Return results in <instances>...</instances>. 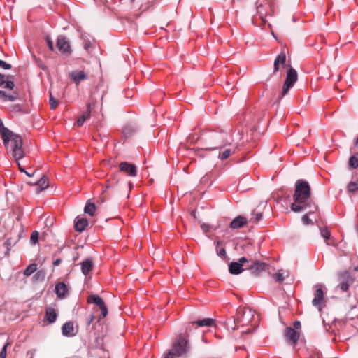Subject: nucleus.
<instances>
[{"label": "nucleus", "mask_w": 358, "mask_h": 358, "mask_svg": "<svg viewBox=\"0 0 358 358\" xmlns=\"http://www.w3.org/2000/svg\"><path fill=\"white\" fill-rule=\"evenodd\" d=\"M310 195L311 189L308 182L303 180H298L295 185L293 194L294 202L291 206V209L298 213L310 206L313 202Z\"/></svg>", "instance_id": "1"}, {"label": "nucleus", "mask_w": 358, "mask_h": 358, "mask_svg": "<svg viewBox=\"0 0 358 358\" xmlns=\"http://www.w3.org/2000/svg\"><path fill=\"white\" fill-rule=\"evenodd\" d=\"M9 134L3 136L2 139L4 145L8 148L10 147L13 158L17 162L24 157V150L22 148L23 141L22 137L10 131Z\"/></svg>", "instance_id": "2"}, {"label": "nucleus", "mask_w": 358, "mask_h": 358, "mask_svg": "<svg viewBox=\"0 0 358 358\" xmlns=\"http://www.w3.org/2000/svg\"><path fill=\"white\" fill-rule=\"evenodd\" d=\"M225 134H213L210 136V138L215 142V144L219 145L217 148H223L222 151H220L219 153L218 157L221 160H224L228 159L231 155H234L236 152V147L233 146L231 145H229L228 147L224 146V136Z\"/></svg>", "instance_id": "3"}, {"label": "nucleus", "mask_w": 358, "mask_h": 358, "mask_svg": "<svg viewBox=\"0 0 358 358\" xmlns=\"http://www.w3.org/2000/svg\"><path fill=\"white\" fill-rule=\"evenodd\" d=\"M298 75L296 71L290 65L287 71L286 78L284 82L282 90L279 94V99L283 98L297 81Z\"/></svg>", "instance_id": "4"}, {"label": "nucleus", "mask_w": 358, "mask_h": 358, "mask_svg": "<svg viewBox=\"0 0 358 358\" xmlns=\"http://www.w3.org/2000/svg\"><path fill=\"white\" fill-rule=\"evenodd\" d=\"M0 67L4 69H11V65L0 59ZM13 78V76L4 75L0 73V87H3L10 90H13L15 87V83L13 80H10Z\"/></svg>", "instance_id": "5"}, {"label": "nucleus", "mask_w": 358, "mask_h": 358, "mask_svg": "<svg viewBox=\"0 0 358 358\" xmlns=\"http://www.w3.org/2000/svg\"><path fill=\"white\" fill-rule=\"evenodd\" d=\"M56 47L62 55L69 56L72 52L69 40L63 35H60L57 37Z\"/></svg>", "instance_id": "6"}, {"label": "nucleus", "mask_w": 358, "mask_h": 358, "mask_svg": "<svg viewBox=\"0 0 358 358\" xmlns=\"http://www.w3.org/2000/svg\"><path fill=\"white\" fill-rule=\"evenodd\" d=\"M189 349L188 341L184 337H179L176 342L173 345L172 350L177 356L185 354Z\"/></svg>", "instance_id": "7"}, {"label": "nucleus", "mask_w": 358, "mask_h": 358, "mask_svg": "<svg viewBox=\"0 0 358 358\" xmlns=\"http://www.w3.org/2000/svg\"><path fill=\"white\" fill-rule=\"evenodd\" d=\"M324 293L320 286H316V290L314 298L312 301L313 306L316 307L319 311H321L322 307L325 306Z\"/></svg>", "instance_id": "8"}, {"label": "nucleus", "mask_w": 358, "mask_h": 358, "mask_svg": "<svg viewBox=\"0 0 358 358\" xmlns=\"http://www.w3.org/2000/svg\"><path fill=\"white\" fill-rule=\"evenodd\" d=\"M253 316L252 311L245 308H239L237 312V316L235 322L242 323L243 325L250 322L251 317Z\"/></svg>", "instance_id": "9"}, {"label": "nucleus", "mask_w": 358, "mask_h": 358, "mask_svg": "<svg viewBox=\"0 0 358 358\" xmlns=\"http://www.w3.org/2000/svg\"><path fill=\"white\" fill-rule=\"evenodd\" d=\"M286 65L285 48H282L280 53L276 57L273 63V75H275L280 67H285Z\"/></svg>", "instance_id": "10"}, {"label": "nucleus", "mask_w": 358, "mask_h": 358, "mask_svg": "<svg viewBox=\"0 0 358 358\" xmlns=\"http://www.w3.org/2000/svg\"><path fill=\"white\" fill-rule=\"evenodd\" d=\"M119 168L120 171L127 173L129 176L134 177L137 175V168L134 164L122 162L120 163Z\"/></svg>", "instance_id": "11"}, {"label": "nucleus", "mask_w": 358, "mask_h": 358, "mask_svg": "<svg viewBox=\"0 0 358 358\" xmlns=\"http://www.w3.org/2000/svg\"><path fill=\"white\" fill-rule=\"evenodd\" d=\"M246 268L250 270L252 274L257 275L266 271L267 264L262 262L256 261L252 262V264L248 265Z\"/></svg>", "instance_id": "12"}, {"label": "nucleus", "mask_w": 358, "mask_h": 358, "mask_svg": "<svg viewBox=\"0 0 358 358\" xmlns=\"http://www.w3.org/2000/svg\"><path fill=\"white\" fill-rule=\"evenodd\" d=\"M340 280L341 282L338 285V287L343 292H348L349 289L350 285L352 284L354 280L348 273H343L340 275Z\"/></svg>", "instance_id": "13"}, {"label": "nucleus", "mask_w": 358, "mask_h": 358, "mask_svg": "<svg viewBox=\"0 0 358 358\" xmlns=\"http://www.w3.org/2000/svg\"><path fill=\"white\" fill-rule=\"evenodd\" d=\"M285 336L287 341H291L293 345H295L299 339L300 333L289 327L285 329Z\"/></svg>", "instance_id": "14"}, {"label": "nucleus", "mask_w": 358, "mask_h": 358, "mask_svg": "<svg viewBox=\"0 0 358 358\" xmlns=\"http://www.w3.org/2000/svg\"><path fill=\"white\" fill-rule=\"evenodd\" d=\"M69 77L76 85L87 79V74L83 71H73L69 73Z\"/></svg>", "instance_id": "15"}, {"label": "nucleus", "mask_w": 358, "mask_h": 358, "mask_svg": "<svg viewBox=\"0 0 358 358\" xmlns=\"http://www.w3.org/2000/svg\"><path fill=\"white\" fill-rule=\"evenodd\" d=\"M214 323V320L211 318H205L203 320H199L194 322H192L189 323L187 330H190L192 327H194L195 325L196 327H210L212 326Z\"/></svg>", "instance_id": "16"}, {"label": "nucleus", "mask_w": 358, "mask_h": 358, "mask_svg": "<svg viewBox=\"0 0 358 358\" xmlns=\"http://www.w3.org/2000/svg\"><path fill=\"white\" fill-rule=\"evenodd\" d=\"M55 291L58 298L63 299L68 294L69 289L64 282H60L56 284Z\"/></svg>", "instance_id": "17"}, {"label": "nucleus", "mask_w": 358, "mask_h": 358, "mask_svg": "<svg viewBox=\"0 0 358 358\" xmlns=\"http://www.w3.org/2000/svg\"><path fill=\"white\" fill-rule=\"evenodd\" d=\"M247 222L248 220L245 217L238 215L231 222L229 226L231 228L236 229L243 227L247 224Z\"/></svg>", "instance_id": "18"}, {"label": "nucleus", "mask_w": 358, "mask_h": 358, "mask_svg": "<svg viewBox=\"0 0 358 358\" xmlns=\"http://www.w3.org/2000/svg\"><path fill=\"white\" fill-rule=\"evenodd\" d=\"M62 334L65 336H73L74 334L73 323L72 322H68L63 324L62 327Z\"/></svg>", "instance_id": "19"}, {"label": "nucleus", "mask_w": 358, "mask_h": 358, "mask_svg": "<svg viewBox=\"0 0 358 358\" xmlns=\"http://www.w3.org/2000/svg\"><path fill=\"white\" fill-rule=\"evenodd\" d=\"M243 271V265L241 263L233 262L229 266V271L233 275L240 274Z\"/></svg>", "instance_id": "20"}, {"label": "nucleus", "mask_w": 358, "mask_h": 358, "mask_svg": "<svg viewBox=\"0 0 358 358\" xmlns=\"http://www.w3.org/2000/svg\"><path fill=\"white\" fill-rule=\"evenodd\" d=\"M91 112H92L91 106L90 104H88L87 106L86 111H85L82 114V115L78 119L76 125L78 127H81L83 124V123L85 122V121L90 118Z\"/></svg>", "instance_id": "21"}, {"label": "nucleus", "mask_w": 358, "mask_h": 358, "mask_svg": "<svg viewBox=\"0 0 358 358\" xmlns=\"http://www.w3.org/2000/svg\"><path fill=\"white\" fill-rule=\"evenodd\" d=\"M29 185H35L38 187L36 189L37 192H39L48 187V182L45 177H42L39 180L36 182H29Z\"/></svg>", "instance_id": "22"}, {"label": "nucleus", "mask_w": 358, "mask_h": 358, "mask_svg": "<svg viewBox=\"0 0 358 358\" xmlns=\"http://www.w3.org/2000/svg\"><path fill=\"white\" fill-rule=\"evenodd\" d=\"M88 225V220L86 218H78L75 222V229L77 231H83Z\"/></svg>", "instance_id": "23"}, {"label": "nucleus", "mask_w": 358, "mask_h": 358, "mask_svg": "<svg viewBox=\"0 0 358 358\" xmlns=\"http://www.w3.org/2000/svg\"><path fill=\"white\" fill-rule=\"evenodd\" d=\"M93 262L90 259H87L81 263V271L84 275L88 274V273L93 268Z\"/></svg>", "instance_id": "24"}, {"label": "nucleus", "mask_w": 358, "mask_h": 358, "mask_svg": "<svg viewBox=\"0 0 358 358\" xmlns=\"http://www.w3.org/2000/svg\"><path fill=\"white\" fill-rule=\"evenodd\" d=\"M45 317L49 323L54 322L57 317V314L56 313L55 308L48 307L46 309Z\"/></svg>", "instance_id": "25"}, {"label": "nucleus", "mask_w": 358, "mask_h": 358, "mask_svg": "<svg viewBox=\"0 0 358 358\" xmlns=\"http://www.w3.org/2000/svg\"><path fill=\"white\" fill-rule=\"evenodd\" d=\"M262 218V212L259 209H255L250 215L249 222L256 224Z\"/></svg>", "instance_id": "26"}, {"label": "nucleus", "mask_w": 358, "mask_h": 358, "mask_svg": "<svg viewBox=\"0 0 358 358\" xmlns=\"http://www.w3.org/2000/svg\"><path fill=\"white\" fill-rule=\"evenodd\" d=\"M87 302L94 303L100 308L105 303L103 300L99 295H90L88 296Z\"/></svg>", "instance_id": "27"}, {"label": "nucleus", "mask_w": 358, "mask_h": 358, "mask_svg": "<svg viewBox=\"0 0 358 358\" xmlns=\"http://www.w3.org/2000/svg\"><path fill=\"white\" fill-rule=\"evenodd\" d=\"M118 182L119 178H117V173H115L110 179L107 181L106 189L115 187Z\"/></svg>", "instance_id": "28"}, {"label": "nucleus", "mask_w": 358, "mask_h": 358, "mask_svg": "<svg viewBox=\"0 0 358 358\" xmlns=\"http://www.w3.org/2000/svg\"><path fill=\"white\" fill-rule=\"evenodd\" d=\"M95 210H96L95 204L92 202L88 201L85 206V209H84L85 213L91 216H93Z\"/></svg>", "instance_id": "29"}, {"label": "nucleus", "mask_w": 358, "mask_h": 358, "mask_svg": "<svg viewBox=\"0 0 358 358\" xmlns=\"http://www.w3.org/2000/svg\"><path fill=\"white\" fill-rule=\"evenodd\" d=\"M37 269V264L35 263L29 264L24 271V275L26 276L31 275Z\"/></svg>", "instance_id": "30"}, {"label": "nucleus", "mask_w": 358, "mask_h": 358, "mask_svg": "<svg viewBox=\"0 0 358 358\" xmlns=\"http://www.w3.org/2000/svg\"><path fill=\"white\" fill-rule=\"evenodd\" d=\"M286 272L280 270L278 271L274 275L273 278L275 280L276 282L281 283L283 282L285 279V274Z\"/></svg>", "instance_id": "31"}, {"label": "nucleus", "mask_w": 358, "mask_h": 358, "mask_svg": "<svg viewBox=\"0 0 358 358\" xmlns=\"http://www.w3.org/2000/svg\"><path fill=\"white\" fill-rule=\"evenodd\" d=\"M321 236L324 238L325 241L327 242V241L330 238L331 233L329 230L327 228L322 229L320 231ZM327 245H329V243H327Z\"/></svg>", "instance_id": "32"}, {"label": "nucleus", "mask_w": 358, "mask_h": 358, "mask_svg": "<svg viewBox=\"0 0 358 358\" xmlns=\"http://www.w3.org/2000/svg\"><path fill=\"white\" fill-rule=\"evenodd\" d=\"M349 166L352 169L358 167V157L356 156H352L348 162Z\"/></svg>", "instance_id": "33"}, {"label": "nucleus", "mask_w": 358, "mask_h": 358, "mask_svg": "<svg viewBox=\"0 0 358 358\" xmlns=\"http://www.w3.org/2000/svg\"><path fill=\"white\" fill-rule=\"evenodd\" d=\"M10 130H9L7 127H6L4 125H3V123L2 122V120L0 119V134L1 135V138L3 136H6V135L7 134H9V131Z\"/></svg>", "instance_id": "34"}, {"label": "nucleus", "mask_w": 358, "mask_h": 358, "mask_svg": "<svg viewBox=\"0 0 358 358\" xmlns=\"http://www.w3.org/2000/svg\"><path fill=\"white\" fill-rule=\"evenodd\" d=\"M49 103L52 110H55L57 107L58 102L53 97L52 92H50Z\"/></svg>", "instance_id": "35"}, {"label": "nucleus", "mask_w": 358, "mask_h": 358, "mask_svg": "<svg viewBox=\"0 0 358 358\" xmlns=\"http://www.w3.org/2000/svg\"><path fill=\"white\" fill-rule=\"evenodd\" d=\"M45 277V272L43 270L38 271L34 275V278L36 280H43Z\"/></svg>", "instance_id": "36"}, {"label": "nucleus", "mask_w": 358, "mask_h": 358, "mask_svg": "<svg viewBox=\"0 0 358 358\" xmlns=\"http://www.w3.org/2000/svg\"><path fill=\"white\" fill-rule=\"evenodd\" d=\"M358 189V185L355 182H350L348 186V190L350 193H355Z\"/></svg>", "instance_id": "37"}, {"label": "nucleus", "mask_w": 358, "mask_h": 358, "mask_svg": "<svg viewBox=\"0 0 358 358\" xmlns=\"http://www.w3.org/2000/svg\"><path fill=\"white\" fill-rule=\"evenodd\" d=\"M39 234L37 231H34L30 237V241L32 244H36L38 241Z\"/></svg>", "instance_id": "38"}, {"label": "nucleus", "mask_w": 358, "mask_h": 358, "mask_svg": "<svg viewBox=\"0 0 358 358\" xmlns=\"http://www.w3.org/2000/svg\"><path fill=\"white\" fill-rule=\"evenodd\" d=\"M220 244V242L218 241L217 243V248H216L217 254L220 257H226V251H225L224 248H223L222 247H221V248L219 247Z\"/></svg>", "instance_id": "39"}, {"label": "nucleus", "mask_w": 358, "mask_h": 358, "mask_svg": "<svg viewBox=\"0 0 358 358\" xmlns=\"http://www.w3.org/2000/svg\"><path fill=\"white\" fill-rule=\"evenodd\" d=\"M100 310H101V313L99 320L101 318H104L105 317H106V315L108 314V308L105 303L103 305V306H101Z\"/></svg>", "instance_id": "40"}, {"label": "nucleus", "mask_w": 358, "mask_h": 358, "mask_svg": "<svg viewBox=\"0 0 358 358\" xmlns=\"http://www.w3.org/2000/svg\"><path fill=\"white\" fill-rule=\"evenodd\" d=\"M309 214H310V213H308V214L304 215L303 216V217H302V221H303L304 224H313L312 220L309 218Z\"/></svg>", "instance_id": "41"}, {"label": "nucleus", "mask_w": 358, "mask_h": 358, "mask_svg": "<svg viewBox=\"0 0 358 358\" xmlns=\"http://www.w3.org/2000/svg\"><path fill=\"white\" fill-rule=\"evenodd\" d=\"M8 345H9V343H7L3 345L1 351L0 352V358H6L7 348H8Z\"/></svg>", "instance_id": "42"}, {"label": "nucleus", "mask_w": 358, "mask_h": 358, "mask_svg": "<svg viewBox=\"0 0 358 358\" xmlns=\"http://www.w3.org/2000/svg\"><path fill=\"white\" fill-rule=\"evenodd\" d=\"M45 40H46L48 47L50 49V50L54 51L55 48H54L53 42L51 40V38L49 36H47Z\"/></svg>", "instance_id": "43"}, {"label": "nucleus", "mask_w": 358, "mask_h": 358, "mask_svg": "<svg viewBox=\"0 0 358 358\" xmlns=\"http://www.w3.org/2000/svg\"><path fill=\"white\" fill-rule=\"evenodd\" d=\"M17 93H13V94H7L6 96L5 101H14L17 99Z\"/></svg>", "instance_id": "44"}, {"label": "nucleus", "mask_w": 358, "mask_h": 358, "mask_svg": "<svg viewBox=\"0 0 358 358\" xmlns=\"http://www.w3.org/2000/svg\"><path fill=\"white\" fill-rule=\"evenodd\" d=\"M301 328V323L299 321H296L293 323V327L292 329H295L296 331H298Z\"/></svg>", "instance_id": "45"}, {"label": "nucleus", "mask_w": 358, "mask_h": 358, "mask_svg": "<svg viewBox=\"0 0 358 358\" xmlns=\"http://www.w3.org/2000/svg\"><path fill=\"white\" fill-rule=\"evenodd\" d=\"M95 319V316L94 315H90L88 319H87V326H90L92 322Z\"/></svg>", "instance_id": "46"}, {"label": "nucleus", "mask_w": 358, "mask_h": 358, "mask_svg": "<svg viewBox=\"0 0 358 358\" xmlns=\"http://www.w3.org/2000/svg\"><path fill=\"white\" fill-rule=\"evenodd\" d=\"M176 353L173 352V351L171 350L169 351L166 355H165L164 358H174Z\"/></svg>", "instance_id": "47"}, {"label": "nucleus", "mask_w": 358, "mask_h": 358, "mask_svg": "<svg viewBox=\"0 0 358 358\" xmlns=\"http://www.w3.org/2000/svg\"><path fill=\"white\" fill-rule=\"evenodd\" d=\"M201 227L205 232H207L210 229V226L205 223L201 224Z\"/></svg>", "instance_id": "48"}, {"label": "nucleus", "mask_w": 358, "mask_h": 358, "mask_svg": "<svg viewBox=\"0 0 358 358\" xmlns=\"http://www.w3.org/2000/svg\"><path fill=\"white\" fill-rule=\"evenodd\" d=\"M6 95H7L6 92L5 91L2 90L1 92L0 93V99L5 101Z\"/></svg>", "instance_id": "49"}, {"label": "nucleus", "mask_w": 358, "mask_h": 358, "mask_svg": "<svg viewBox=\"0 0 358 358\" xmlns=\"http://www.w3.org/2000/svg\"><path fill=\"white\" fill-rule=\"evenodd\" d=\"M62 259L60 258H58L53 262V266H57L62 263Z\"/></svg>", "instance_id": "50"}, {"label": "nucleus", "mask_w": 358, "mask_h": 358, "mask_svg": "<svg viewBox=\"0 0 358 358\" xmlns=\"http://www.w3.org/2000/svg\"><path fill=\"white\" fill-rule=\"evenodd\" d=\"M245 262H248V260L247 258L243 257H241V258L239 259L238 263H241L243 266V263H245Z\"/></svg>", "instance_id": "51"}, {"label": "nucleus", "mask_w": 358, "mask_h": 358, "mask_svg": "<svg viewBox=\"0 0 358 358\" xmlns=\"http://www.w3.org/2000/svg\"><path fill=\"white\" fill-rule=\"evenodd\" d=\"M262 9H263V6L262 5H259V6H257V10L258 14H259V15L262 14Z\"/></svg>", "instance_id": "52"}, {"label": "nucleus", "mask_w": 358, "mask_h": 358, "mask_svg": "<svg viewBox=\"0 0 358 358\" xmlns=\"http://www.w3.org/2000/svg\"><path fill=\"white\" fill-rule=\"evenodd\" d=\"M17 162V165H18L20 171L22 173H24L25 172L24 169L21 166L20 164L18 162Z\"/></svg>", "instance_id": "53"}, {"label": "nucleus", "mask_w": 358, "mask_h": 358, "mask_svg": "<svg viewBox=\"0 0 358 358\" xmlns=\"http://www.w3.org/2000/svg\"><path fill=\"white\" fill-rule=\"evenodd\" d=\"M35 173H36V171H34L32 174H30L29 173L27 172L26 171L24 172V173L27 174L29 177L33 176Z\"/></svg>", "instance_id": "54"}, {"label": "nucleus", "mask_w": 358, "mask_h": 358, "mask_svg": "<svg viewBox=\"0 0 358 358\" xmlns=\"http://www.w3.org/2000/svg\"><path fill=\"white\" fill-rule=\"evenodd\" d=\"M355 145H356L357 146H358V137H357V139H356Z\"/></svg>", "instance_id": "55"}, {"label": "nucleus", "mask_w": 358, "mask_h": 358, "mask_svg": "<svg viewBox=\"0 0 358 358\" xmlns=\"http://www.w3.org/2000/svg\"><path fill=\"white\" fill-rule=\"evenodd\" d=\"M354 271L358 272V266L354 268Z\"/></svg>", "instance_id": "56"}, {"label": "nucleus", "mask_w": 358, "mask_h": 358, "mask_svg": "<svg viewBox=\"0 0 358 358\" xmlns=\"http://www.w3.org/2000/svg\"><path fill=\"white\" fill-rule=\"evenodd\" d=\"M41 67L43 69H45L44 66H43V65H41Z\"/></svg>", "instance_id": "57"}, {"label": "nucleus", "mask_w": 358, "mask_h": 358, "mask_svg": "<svg viewBox=\"0 0 358 358\" xmlns=\"http://www.w3.org/2000/svg\"><path fill=\"white\" fill-rule=\"evenodd\" d=\"M2 90H0V93L1 92Z\"/></svg>", "instance_id": "58"}, {"label": "nucleus", "mask_w": 358, "mask_h": 358, "mask_svg": "<svg viewBox=\"0 0 358 358\" xmlns=\"http://www.w3.org/2000/svg\"><path fill=\"white\" fill-rule=\"evenodd\" d=\"M357 319H358V316H357Z\"/></svg>", "instance_id": "59"}]
</instances>
